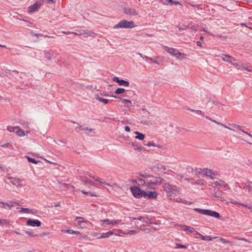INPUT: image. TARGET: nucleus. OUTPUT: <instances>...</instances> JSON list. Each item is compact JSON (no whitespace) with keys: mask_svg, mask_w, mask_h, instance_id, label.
I'll return each mask as SVG.
<instances>
[{"mask_svg":"<svg viewBox=\"0 0 252 252\" xmlns=\"http://www.w3.org/2000/svg\"><path fill=\"white\" fill-rule=\"evenodd\" d=\"M163 179L159 177H154L152 176L149 180H147L146 187L150 189H155L158 184L161 183Z\"/></svg>","mask_w":252,"mask_h":252,"instance_id":"nucleus-1","label":"nucleus"},{"mask_svg":"<svg viewBox=\"0 0 252 252\" xmlns=\"http://www.w3.org/2000/svg\"><path fill=\"white\" fill-rule=\"evenodd\" d=\"M163 188L169 196H174L177 195L179 193V191L176 189L175 186H172L169 183L164 184Z\"/></svg>","mask_w":252,"mask_h":252,"instance_id":"nucleus-2","label":"nucleus"},{"mask_svg":"<svg viewBox=\"0 0 252 252\" xmlns=\"http://www.w3.org/2000/svg\"><path fill=\"white\" fill-rule=\"evenodd\" d=\"M136 26L134 25L133 21H127L123 20L120 21L117 24L114 26V29L118 28H133L135 27Z\"/></svg>","mask_w":252,"mask_h":252,"instance_id":"nucleus-3","label":"nucleus"},{"mask_svg":"<svg viewBox=\"0 0 252 252\" xmlns=\"http://www.w3.org/2000/svg\"><path fill=\"white\" fill-rule=\"evenodd\" d=\"M130 190L133 195L137 198H140L142 197H144L143 194H144V192H145V191L141 190L138 187L134 186L131 187Z\"/></svg>","mask_w":252,"mask_h":252,"instance_id":"nucleus-4","label":"nucleus"},{"mask_svg":"<svg viewBox=\"0 0 252 252\" xmlns=\"http://www.w3.org/2000/svg\"><path fill=\"white\" fill-rule=\"evenodd\" d=\"M164 48L166 50V51L169 53L172 56L175 57L178 59L180 58V56L184 55L183 53L180 52L176 49L172 47H169L166 46H164Z\"/></svg>","mask_w":252,"mask_h":252,"instance_id":"nucleus-5","label":"nucleus"},{"mask_svg":"<svg viewBox=\"0 0 252 252\" xmlns=\"http://www.w3.org/2000/svg\"><path fill=\"white\" fill-rule=\"evenodd\" d=\"M124 13L129 16H137L138 14V11L134 8L129 7H125L124 8Z\"/></svg>","mask_w":252,"mask_h":252,"instance_id":"nucleus-6","label":"nucleus"},{"mask_svg":"<svg viewBox=\"0 0 252 252\" xmlns=\"http://www.w3.org/2000/svg\"><path fill=\"white\" fill-rule=\"evenodd\" d=\"M200 170L204 173V175L210 177L211 179L213 178L214 176H216L217 174L216 171L208 168L200 169Z\"/></svg>","mask_w":252,"mask_h":252,"instance_id":"nucleus-7","label":"nucleus"},{"mask_svg":"<svg viewBox=\"0 0 252 252\" xmlns=\"http://www.w3.org/2000/svg\"><path fill=\"white\" fill-rule=\"evenodd\" d=\"M41 3L39 1H36L32 5H31L28 7V11L29 13H33L36 10L40 8L41 5Z\"/></svg>","mask_w":252,"mask_h":252,"instance_id":"nucleus-8","label":"nucleus"},{"mask_svg":"<svg viewBox=\"0 0 252 252\" xmlns=\"http://www.w3.org/2000/svg\"><path fill=\"white\" fill-rule=\"evenodd\" d=\"M72 34H75L79 36H83L84 37H88L91 36L94 33L93 32L83 30L78 31V32H72Z\"/></svg>","mask_w":252,"mask_h":252,"instance_id":"nucleus-9","label":"nucleus"},{"mask_svg":"<svg viewBox=\"0 0 252 252\" xmlns=\"http://www.w3.org/2000/svg\"><path fill=\"white\" fill-rule=\"evenodd\" d=\"M144 197L145 198L149 199H154L156 198L158 196V193L156 191H145L144 192Z\"/></svg>","mask_w":252,"mask_h":252,"instance_id":"nucleus-10","label":"nucleus"},{"mask_svg":"<svg viewBox=\"0 0 252 252\" xmlns=\"http://www.w3.org/2000/svg\"><path fill=\"white\" fill-rule=\"evenodd\" d=\"M103 222V225L104 224H112V225H115V224H118L121 223L122 220H109V219H107L104 220H101Z\"/></svg>","mask_w":252,"mask_h":252,"instance_id":"nucleus-11","label":"nucleus"},{"mask_svg":"<svg viewBox=\"0 0 252 252\" xmlns=\"http://www.w3.org/2000/svg\"><path fill=\"white\" fill-rule=\"evenodd\" d=\"M14 202L9 201L8 203H4L0 201V207L7 210H11L14 206Z\"/></svg>","mask_w":252,"mask_h":252,"instance_id":"nucleus-12","label":"nucleus"},{"mask_svg":"<svg viewBox=\"0 0 252 252\" xmlns=\"http://www.w3.org/2000/svg\"><path fill=\"white\" fill-rule=\"evenodd\" d=\"M27 223L29 226H32L33 227L37 226L39 227L41 224V221L37 220H31L29 219L27 220Z\"/></svg>","mask_w":252,"mask_h":252,"instance_id":"nucleus-13","label":"nucleus"},{"mask_svg":"<svg viewBox=\"0 0 252 252\" xmlns=\"http://www.w3.org/2000/svg\"><path fill=\"white\" fill-rule=\"evenodd\" d=\"M139 220L147 224H156V223L152 222L147 217H139V218H132V220Z\"/></svg>","mask_w":252,"mask_h":252,"instance_id":"nucleus-14","label":"nucleus"},{"mask_svg":"<svg viewBox=\"0 0 252 252\" xmlns=\"http://www.w3.org/2000/svg\"><path fill=\"white\" fill-rule=\"evenodd\" d=\"M220 57L221 58L222 61L231 64H232V61L236 60L233 57L226 54H222Z\"/></svg>","mask_w":252,"mask_h":252,"instance_id":"nucleus-15","label":"nucleus"},{"mask_svg":"<svg viewBox=\"0 0 252 252\" xmlns=\"http://www.w3.org/2000/svg\"><path fill=\"white\" fill-rule=\"evenodd\" d=\"M206 105L211 108L213 107V105H215L219 107L221 106V104L219 102L211 99H209V100L207 103Z\"/></svg>","mask_w":252,"mask_h":252,"instance_id":"nucleus-16","label":"nucleus"},{"mask_svg":"<svg viewBox=\"0 0 252 252\" xmlns=\"http://www.w3.org/2000/svg\"><path fill=\"white\" fill-rule=\"evenodd\" d=\"M80 180L84 184H88L91 186H96L91 180L88 179L86 177H81Z\"/></svg>","mask_w":252,"mask_h":252,"instance_id":"nucleus-17","label":"nucleus"},{"mask_svg":"<svg viewBox=\"0 0 252 252\" xmlns=\"http://www.w3.org/2000/svg\"><path fill=\"white\" fill-rule=\"evenodd\" d=\"M213 184L221 188H229L228 185L223 180H220L219 181H215Z\"/></svg>","mask_w":252,"mask_h":252,"instance_id":"nucleus-18","label":"nucleus"},{"mask_svg":"<svg viewBox=\"0 0 252 252\" xmlns=\"http://www.w3.org/2000/svg\"><path fill=\"white\" fill-rule=\"evenodd\" d=\"M8 179L10 180V183L16 186H18L21 181L20 179L16 177H10Z\"/></svg>","mask_w":252,"mask_h":252,"instance_id":"nucleus-19","label":"nucleus"},{"mask_svg":"<svg viewBox=\"0 0 252 252\" xmlns=\"http://www.w3.org/2000/svg\"><path fill=\"white\" fill-rule=\"evenodd\" d=\"M75 220L77 221L76 223L77 226H82V224L83 222L88 223L89 221L85 220V219L81 217H77L75 219Z\"/></svg>","mask_w":252,"mask_h":252,"instance_id":"nucleus-20","label":"nucleus"},{"mask_svg":"<svg viewBox=\"0 0 252 252\" xmlns=\"http://www.w3.org/2000/svg\"><path fill=\"white\" fill-rule=\"evenodd\" d=\"M195 234L199 235L202 240L211 241L214 239L213 237H212L211 236H204L198 231L195 232Z\"/></svg>","mask_w":252,"mask_h":252,"instance_id":"nucleus-21","label":"nucleus"},{"mask_svg":"<svg viewBox=\"0 0 252 252\" xmlns=\"http://www.w3.org/2000/svg\"><path fill=\"white\" fill-rule=\"evenodd\" d=\"M116 235V234H115L113 231H109L108 232H105V233H101L100 236H99V237H98V239H101V238H108L111 235Z\"/></svg>","mask_w":252,"mask_h":252,"instance_id":"nucleus-22","label":"nucleus"},{"mask_svg":"<svg viewBox=\"0 0 252 252\" xmlns=\"http://www.w3.org/2000/svg\"><path fill=\"white\" fill-rule=\"evenodd\" d=\"M207 216H210L218 219L220 218V215L219 213L210 210H209Z\"/></svg>","mask_w":252,"mask_h":252,"instance_id":"nucleus-23","label":"nucleus"},{"mask_svg":"<svg viewBox=\"0 0 252 252\" xmlns=\"http://www.w3.org/2000/svg\"><path fill=\"white\" fill-rule=\"evenodd\" d=\"M205 118H206V119H207L209 120L210 121H212V122H214V123H215L217 124V125H221V126H223L225 128H227V129H229V130H232V131H234V129H232V128H230V127H228V126H224V125H223V124H220V123H219V122H217L216 120H214V119H212L211 118H210V117H208L207 116H205Z\"/></svg>","mask_w":252,"mask_h":252,"instance_id":"nucleus-24","label":"nucleus"},{"mask_svg":"<svg viewBox=\"0 0 252 252\" xmlns=\"http://www.w3.org/2000/svg\"><path fill=\"white\" fill-rule=\"evenodd\" d=\"M196 212H198L200 214H203L205 215H207L208 213L209 210L208 209H202L200 208H195L194 209Z\"/></svg>","mask_w":252,"mask_h":252,"instance_id":"nucleus-25","label":"nucleus"},{"mask_svg":"<svg viewBox=\"0 0 252 252\" xmlns=\"http://www.w3.org/2000/svg\"><path fill=\"white\" fill-rule=\"evenodd\" d=\"M187 109L191 111V112H195L196 114L200 115L203 117L205 118V116H206V115H205V114L203 113H202V112L200 110H197L190 109L188 107H187Z\"/></svg>","mask_w":252,"mask_h":252,"instance_id":"nucleus-26","label":"nucleus"},{"mask_svg":"<svg viewBox=\"0 0 252 252\" xmlns=\"http://www.w3.org/2000/svg\"><path fill=\"white\" fill-rule=\"evenodd\" d=\"M134 133L137 135L135 136V138L138 139L139 140H143L145 137L144 134L141 133L138 131H135L134 132Z\"/></svg>","mask_w":252,"mask_h":252,"instance_id":"nucleus-27","label":"nucleus"},{"mask_svg":"<svg viewBox=\"0 0 252 252\" xmlns=\"http://www.w3.org/2000/svg\"><path fill=\"white\" fill-rule=\"evenodd\" d=\"M139 176L140 177H141L142 178H143V179H144L145 180H149L151 177H152V175H149V174H147V173H139Z\"/></svg>","mask_w":252,"mask_h":252,"instance_id":"nucleus-28","label":"nucleus"},{"mask_svg":"<svg viewBox=\"0 0 252 252\" xmlns=\"http://www.w3.org/2000/svg\"><path fill=\"white\" fill-rule=\"evenodd\" d=\"M95 98L100 102H103L104 104H107L109 102V100L108 99L101 97L98 95H96L95 96Z\"/></svg>","mask_w":252,"mask_h":252,"instance_id":"nucleus-29","label":"nucleus"},{"mask_svg":"<svg viewBox=\"0 0 252 252\" xmlns=\"http://www.w3.org/2000/svg\"><path fill=\"white\" fill-rule=\"evenodd\" d=\"M89 176L93 178V179L97 182H98L100 184H105L107 185H109V184L105 182H102L101 179L98 177L92 176L91 175H89Z\"/></svg>","mask_w":252,"mask_h":252,"instance_id":"nucleus-30","label":"nucleus"},{"mask_svg":"<svg viewBox=\"0 0 252 252\" xmlns=\"http://www.w3.org/2000/svg\"><path fill=\"white\" fill-rule=\"evenodd\" d=\"M146 182L147 180H145L143 179H139L138 178H137V184L139 186H142L143 185H145L146 187Z\"/></svg>","mask_w":252,"mask_h":252,"instance_id":"nucleus-31","label":"nucleus"},{"mask_svg":"<svg viewBox=\"0 0 252 252\" xmlns=\"http://www.w3.org/2000/svg\"><path fill=\"white\" fill-rule=\"evenodd\" d=\"M26 158H27V159L29 162H31V163H34V164H37L38 162H40V160H36L35 159L31 158L28 156H26Z\"/></svg>","mask_w":252,"mask_h":252,"instance_id":"nucleus-32","label":"nucleus"},{"mask_svg":"<svg viewBox=\"0 0 252 252\" xmlns=\"http://www.w3.org/2000/svg\"><path fill=\"white\" fill-rule=\"evenodd\" d=\"M17 130L16 132L18 136L21 137V136H24L26 135L25 131L24 130L20 128L19 126V128H17Z\"/></svg>","mask_w":252,"mask_h":252,"instance_id":"nucleus-33","label":"nucleus"},{"mask_svg":"<svg viewBox=\"0 0 252 252\" xmlns=\"http://www.w3.org/2000/svg\"><path fill=\"white\" fill-rule=\"evenodd\" d=\"M19 211L22 213L30 214L32 213V211L27 208H20Z\"/></svg>","mask_w":252,"mask_h":252,"instance_id":"nucleus-34","label":"nucleus"},{"mask_svg":"<svg viewBox=\"0 0 252 252\" xmlns=\"http://www.w3.org/2000/svg\"><path fill=\"white\" fill-rule=\"evenodd\" d=\"M214 190L215 191V192L213 194V196L217 198H220L222 195V192L219 189L216 190V189H215Z\"/></svg>","mask_w":252,"mask_h":252,"instance_id":"nucleus-35","label":"nucleus"},{"mask_svg":"<svg viewBox=\"0 0 252 252\" xmlns=\"http://www.w3.org/2000/svg\"><path fill=\"white\" fill-rule=\"evenodd\" d=\"M119 84L120 85H121V86H126V87H128L129 85V82H128L127 81L121 79L120 80Z\"/></svg>","mask_w":252,"mask_h":252,"instance_id":"nucleus-36","label":"nucleus"},{"mask_svg":"<svg viewBox=\"0 0 252 252\" xmlns=\"http://www.w3.org/2000/svg\"><path fill=\"white\" fill-rule=\"evenodd\" d=\"M144 145L149 147L153 146V147H158V148H161V146L159 145H157L155 143L153 142H149L148 143H144Z\"/></svg>","mask_w":252,"mask_h":252,"instance_id":"nucleus-37","label":"nucleus"},{"mask_svg":"<svg viewBox=\"0 0 252 252\" xmlns=\"http://www.w3.org/2000/svg\"><path fill=\"white\" fill-rule=\"evenodd\" d=\"M131 146H132L134 149L136 151H138L141 152L142 150L144 148L143 147H139L137 145H135L134 143H130Z\"/></svg>","mask_w":252,"mask_h":252,"instance_id":"nucleus-38","label":"nucleus"},{"mask_svg":"<svg viewBox=\"0 0 252 252\" xmlns=\"http://www.w3.org/2000/svg\"><path fill=\"white\" fill-rule=\"evenodd\" d=\"M213 238H214V239H218L220 242H221L222 243H223L224 244L227 243H231L230 241L226 240L222 237H213Z\"/></svg>","mask_w":252,"mask_h":252,"instance_id":"nucleus-39","label":"nucleus"},{"mask_svg":"<svg viewBox=\"0 0 252 252\" xmlns=\"http://www.w3.org/2000/svg\"><path fill=\"white\" fill-rule=\"evenodd\" d=\"M20 125L25 128H29V123L27 122V121H22L21 122H20Z\"/></svg>","mask_w":252,"mask_h":252,"instance_id":"nucleus-40","label":"nucleus"},{"mask_svg":"<svg viewBox=\"0 0 252 252\" xmlns=\"http://www.w3.org/2000/svg\"><path fill=\"white\" fill-rule=\"evenodd\" d=\"M17 128H19V126L13 127L12 126H8L7 127V130L10 132H14L15 129H17Z\"/></svg>","mask_w":252,"mask_h":252,"instance_id":"nucleus-41","label":"nucleus"},{"mask_svg":"<svg viewBox=\"0 0 252 252\" xmlns=\"http://www.w3.org/2000/svg\"><path fill=\"white\" fill-rule=\"evenodd\" d=\"M125 89H124V88H118L116 91H115V93L116 94H121L123 93H124L125 92Z\"/></svg>","mask_w":252,"mask_h":252,"instance_id":"nucleus-42","label":"nucleus"},{"mask_svg":"<svg viewBox=\"0 0 252 252\" xmlns=\"http://www.w3.org/2000/svg\"><path fill=\"white\" fill-rule=\"evenodd\" d=\"M175 245H176V246H175L176 249H187V246H186L185 245H183L182 244L176 243Z\"/></svg>","mask_w":252,"mask_h":252,"instance_id":"nucleus-43","label":"nucleus"},{"mask_svg":"<svg viewBox=\"0 0 252 252\" xmlns=\"http://www.w3.org/2000/svg\"><path fill=\"white\" fill-rule=\"evenodd\" d=\"M112 96H113V97H114L115 98H119L121 99L122 100L123 102H127V103H129L130 104L131 103V100H130L129 99L122 98V97H121L120 96H117L113 95Z\"/></svg>","mask_w":252,"mask_h":252,"instance_id":"nucleus-44","label":"nucleus"},{"mask_svg":"<svg viewBox=\"0 0 252 252\" xmlns=\"http://www.w3.org/2000/svg\"><path fill=\"white\" fill-rule=\"evenodd\" d=\"M157 168L158 170L159 171H164L166 169V167L165 166L160 165V164H158Z\"/></svg>","mask_w":252,"mask_h":252,"instance_id":"nucleus-45","label":"nucleus"},{"mask_svg":"<svg viewBox=\"0 0 252 252\" xmlns=\"http://www.w3.org/2000/svg\"><path fill=\"white\" fill-rule=\"evenodd\" d=\"M173 223H174V224L175 225H178V226H180L181 227H182L183 230H184L185 231H188V228H189V226H187L186 225H179V224H175V222H173Z\"/></svg>","mask_w":252,"mask_h":252,"instance_id":"nucleus-46","label":"nucleus"},{"mask_svg":"<svg viewBox=\"0 0 252 252\" xmlns=\"http://www.w3.org/2000/svg\"><path fill=\"white\" fill-rule=\"evenodd\" d=\"M241 25L245 26L246 27L252 30V23L251 22H248L247 23H242Z\"/></svg>","mask_w":252,"mask_h":252,"instance_id":"nucleus-47","label":"nucleus"},{"mask_svg":"<svg viewBox=\"0 0 252 252\" xmlns=\"http://www.w3.org/2000/svg\"><path fill=\"white\" fill-rule=\"evenodd\" d=\"M137 233V231L134 230L128 231L126 233H123L124 234L126 235H134Z\"/></svg>","mask_w":252,"mask_h":252,"instance_id":"nucleus-48","label":"nucleus"},{"mask_svg":"<svg viewBox=\"0 0 252 252\" xmlns=\"http://www.w3.org/2000/svg\"><path fill=\"white\" fill-rule=\"evenodd\" d=\"M231 126H232V127L233 128L232 129H234V131H236L234 128H237V129H241V128H243V126H240L238 125H236V124H232V125H231Z\"/></svg>","mask_w":252,"mask_h":252,"instance_id":"nucleus-49","label":"nucleus"},{"mask_svg":"<svg viewBox=\"0 0 252 252\" xmlns=\"http://www.w3.org/2000/svg\"><path fill=\"white\" fill-rule=\"evenodd\" d=\"M244 188L246 189L248 192L252 191V186L251 185H245Z\"/></svg>","mask_w":252,"mask_h":252,"instance_id":"nucleus-50","label":"nucleus"},{"mask_svg":"<svg viewBox=\"0 0 252 252\" xmlns=\"http://www.w3.org/2000/svg\"><path fill=\"white\" fill-rule=\"evenodd\" d=\"M67 232L70 234H79L80 232L79 231H75L72 230H67Z\"/></svg>","mask_w":252,"mask_h":252,"instance_id":"nucleus-51","label":"nucleus"},{"mask_svg":"<svg viewBox=\"0 0 252 252\" xmlns=\"http://www.w3.org/2000/svg\"><path fill=\"white\" fill-rule=\"evenodd\" d=\"M25 233L28 234L30 237H34L36 235L33 234L32 232L29 231H25Z\"/></svg>","mask_w":252,"mask_h":252,"instance_id":"nucleus-52","label":"nucleus"},{"mask_svg":"<svg viewBox=\"0 0 252 252\" xmlns=\"http://www.w3.org/2000/svg\"><path fill=\"white\" fill-rule=\"evenodd\" d=\"M112 80L114 81V82H117L119 84V82L120 81V79H119V77H117V76H115L112 79Z\"/></svg>","mask_w":252,"mask_h":252,"instance_id":"nucleus-53","label":"nucleus"},{"mask_svg":"<svg viewBox=\"0 0 252 252\" xmlns=\"http://www.w3.org/2000/svg\"><path fill=\"white\" fill-rule=\"evenodd\" d=\"M234 239H236V240L244 241L246 242H249V240L246 239H245V238H240L235 237H234Z\"/></svg>","mask_w":252,"mask_h":252,"instance_id":"nucleus-54","label":"nucleus"},{"mask_svg":"<svg viewBox=\"0 0 252 252\" xmlns=\"http://www.w3.org/2000/svg\"><path fill=\"white\" fill-rule=\"evenodd\" d=\"M188 231L190 232V233H193V232H195V229L193 227H190V226H189V228H188Z\"/></svg>","mask_w":252,"mask_h":252,"instance_id":"nucleus-55","label":"nucleus"},{"mask_svg":"<svg viewBox=\"0 0 252 252\" xmlns=\"http://www.w3.org/2000/svg\"><path fill=\"white\" fill-rule=\"evenodd\" d=\"M195 184L197 185H203L204 182L202 180H198L195 182Z\"/></svg>","mask_w":252,"mask_h":252,"instance_id":"nucleus-56","label":"nucleus"},{"mask_svg":"<svg viewBox=\"0 0 252 252\" xmlns=\"http://www.w3.org/2000/svg\"><path fill=\"white\" fill-rule=\"evenodd\" d=\"M45 57L48 60H51L52 59L51 55L49 52L45 53Z\"/></svg>","mask_w":252,"mask_h":252,"instance_id":"nucleus-57","label":"nucleus"},{"mask_svg":"<svg viewBox=\"0 0 252 252\" xmlns=\"http://www.w3.org/2000/svg\"><path fill=\"white\" fill-rule=\"evenodd\" d=\"M81 192H82V193H84V194H91V196H94V195L92 193H91V192H88L86 191H85V190H81Z\"/></svg>","mask_w":252,"mask_h":252,"instance_id":"nucleus-58","label":"nucleus"},{"mask_svg":"<svg viewBox=\"0 0 252 252\" xmlns=\"http://www.w3.org/2000/svg\"><path fill=\"white\" fill-rule=\"evenodd\" d=\"M148 59L150 61H151V62H153L154 63L157 64H159V63L158 61H157L156 60H154L153 58H149Z\"/></svg>","mask_w":252,"mask_h":252,"instance_id":"nucleus-59","label":"nucleus"},{"mask_svg":"<svg viewBox=\"0 0 252 252\" xmlns=\"http://www.w3.org/2000/svg\"><path fill=\"white\" fill-rule=\"evenodd\" d=\"M79 129L82 130H87L89 129V128L87 127H84L82 126H80L79 127Z\"/></svg>","mask_w":252,"mask_h":252,"instance_id":"nucleus-60","label":"nucleus"},{"mask_svg":"<svg viewBox=\"0 0 252 252\" xmlns=\"http://www.w3.org/2000/svg\"><path fill=\"white\" fill-rule=\"evenodd\" d=\"M138 55H139L141 58H142L144 60H147V59H148V58H149V57H148L147 56H143L141 53H138Z\"/></svg>","mask_w":252,"mask_h":252,"instance_id":"nucleus-61","label":"nucleus"},{"mask_svg":"<svg viewBox=\"0 0 252 252\" xmlns=\"http://www.w3.org/2000/svg\"><path fill=\"white\" fill-rule=\"evenodd\" d=\"M159 1L163 4L168 5V0H159Z\"/></svg>","mask_w":252,"mask_h":252,"instance_id":"nucleus-62","label":"nucleus"},{"mask_svg":"<svg viewBox=\"0 0 252 252\" xmlns=\"http://www.w3.org/2000/svg\"><path fill=\"white\" fill-rule=\"evenodd\" d=\"M46 1L50 4H54L55 3V1L54 0H46Z\"/></svg>","mask_w":252,"mask_h":252,"instance_id":"nucleus-63","label":"nucleus"},{"mask_svg":"<svg viewBox=\"0 0 252 252\" xmlns=\"http://www.w3.org/2000/svg\"><path fill=\"white\" fill-rule=\"evenodd\" d=\"M125 130L127 132H129L130 131V128L128 126H126L125 127Z\"/></svg>","mask_w":252,"mask_h":252,"instance_id":"nucleus-64","label":"nucleus"}]
</instances>
